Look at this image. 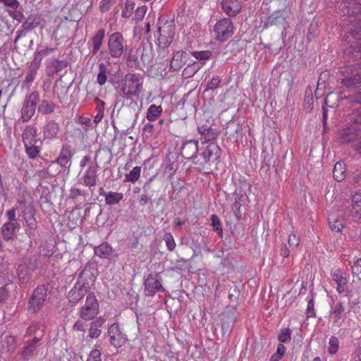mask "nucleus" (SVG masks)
<instances>
[{"instance_id":"nucleus-61","label":"nucleus","mask_w":361,"mask_h":361,"mask_svg":"<svg viewBox=\"0 0 361 361\" xmlns=\"http://www.w3.org/2000/svg\"><path fill=\"white\" fill-rule=\"evenodd\" d=\"M104 322L105 319L103 317H98L93 322H92L91 324L99 329L104 324Z\"/></svg>"},{"instance_id":"nucleus-38","label":"nucleus","mask_w":361,"mask_h":361,"mask_svg":"<svg viewBox=\"0 0 361 361\" xmlns=\"http://www.w3.org/2000/svg\"><path fill=\"white\" fill-rule=\"evenodd\" d=\"M71 155L69 152L62 151L56 162L61 166H68L69 168L71 166Z\"/></svg>"},{"instance_id":"nucleus-46","label":"nucleus","mask_w":361,"mask_h":361,"mask_svg":"<svg viewBox=\"0 0 361 361\" xmlns=\"http://www.w3.org/2000/svg\"><path fill=\"white\" fill-rule=\"evenodd\" d=\"M352 273L354 277L361 281V258H359L352 267Z\"/></svg>"},{"instance_id":"nucleus-5","label":"nucleus","mask_w":361,"mask_h":361,"mask_svg":"<svg viewBox=\"0 0 361 361\" xmlns=\"http://www.w3.org/2000/svg\"><path fill=\"white\" fill-rule=\"evenodd\" d=\"M108 51L114 59H120L128 50L127 42L120 32L111 34L108 39Z\"/></svg>"},{"instance_id":"nucleus-40","label":"nucleus","mask_w":361,"mask_h":361,"mask_svg":"<svg viewBox=\"0 0 361 361\" xmlns=\"http://www.w3.org/2000/svg\"><path fill=\"white\" fill-rule=\"evenodd\" d=\"M140 61V56L137 55L136 52L135 54L132 51L128 52L127 63L129 66L137 67L139 66Z\"/></svg>"},{"instance_id":"nucleus-31","label":"nucleus","mask_w":361,"mask_h":361,"mask_svg":"<svg viewBox=\"0 0 361 361\" xmlns=\"http://www.w3.org/2000/svg\"><path fill=\"white\" fill-rule=\"evenodd\" d=\"M162 112V108L161 106H157L152 104L149 106L147 111V119L149 121H154L157 120Z\"/></svg>"},{"instance_id":"nucleus-20","label":"nucleus","mask_w":361,"mask_h":361,"mask_svg":"<svg viewBox=\"0 0 361 361\" xmlns=\"http://www.w3.org/2000/svg\"><path fill=\"white\" fill-rule=\"evenodd\" d=\"M221 7L229 16H235L241 10V4L238 0H223Z\"/></svg>"},{"instance_id":"nucleus-21","label":"nucleus","mask_w":361,"mask_h":361,"mask_svg":"<svg viewBox=\"0 0 361 361\" xmlns=\"http://www.w3.org/2000/svg\"><path fill=\"white\" fill-rule=\"evenodd\" d=\"M188 59V54L186 52H176L171 60V68L174 71H179L186 63Z\"/></svg>"},{"instance_id":"nucleus-47","label":"nucleus","mask_w":361,"mask_h":361,"mask_svg":"<svg viewBox=\"0 0 361 361\" xmlns=\"http://www.w3.org/2000/svg\"><path fill=\"white\" fill-rule=\"evenodd\" d=\"M164 240L166 242L167 248L170 251H172L175 249L176 244L173 235L170 233H167L164 235Z\"/></svg>"},{"instance_id":"nucleus-18","label":"nucleus","mask_w":361,"mask_h":361,"mask_svg":"<svg viewBox=\"0 0 361 361\" xmlns=\"http://www.w3.org/2000/svg\"><path fill=\"white\" fill-rule=\"evenodd\" d=\"M97 163L91 164L83 175V182L86 186H94L97 180Z\"/></svg>"},{"instance_id":"nucleus-39","label":"nucleus","mask_w":361,"mask_h":361,"mask_svg":"<svg viewBox=\"0 0 361 361\" xmlns=\"http://www.w3.org/2000/svg\"><path fill=\"white\" fill-rule=\"evenodd\" d=\"M54 110V105L53 103L44 100L38 106L39 112L42 114H51Z\"/></svg>"},{"instance_id":"nucleus-44","label":"nucleus","mask_w":361,"mask_h":361,"mask_svg":"<svg viewBox=\"0 0 361 361\" xmlns=\"http://www.w3.org/2000/svg\"><path fill=\"white\" fill-rule=\"evenodd\" d=\"M96 101L99 104H101V106H98L97 108V115L94 116V123L97 124V123H99L102 120V118L104 117V102L101 101L98 98L96 99Z\"/></svg>"},{"instance_id":"nucleus-30","label":"nucleus","mask_w":361,"mask_h":361,"mask_svg":"<svg viewBox=\"0 0 361 361\" xmlns=\"http://www.w3.org/2000/svg\"><path fill=\"white\" fill-rule=\"evenodd\" d=\"M95 254L102 258H109L112 254V247L106 243H102L95 249Z\"/></svg>"},{"instance_id":"nucleus-50","label":"nucleus","mask_w":361,"mask_h":361,"mask_svg":"<svg viewBox=\"0 0 361 361\" xmlns=\"http://www.w3.org/2000/svg\"><path fill=\"white\" fill-rule=\"evenodd\" d=\"M35 26L36 25H35L33 20L29 18L23 23L20 30L25 31L27 33L28 31H30L35 28Z\"/></svg>"},{"instance_id":"nucleus-11","label":"nucleus","mask_w":361,"mask_h":361,"mask_svg":"<svg viewBox=\"0 0 361 361\" xmlns=\"http://www.w3.org/2000/svg\"><path fill=\"white\" fill-rule=\"evenodd\" d=\"M191 54L200 63H192L189 64L184 70L183 74L187 77L194 75L201 66L204 63L205 61L208 60L212 56V52L210 51H192Z\"/></svg>"},{"instance_id":"nucleus-15","label":"nucleus","mask_w":361,"mask_h":361,"mask_svg":"<svg viewBox=\"0 0 361 361\" xmlns=\"http://www.w3.org/2000/svg\"><path fill=\"white\" fill-rule=\"evenodd\" d=\"M332 280L336 283V289L340 293H346L348 290V280L346 274L340 269H336L331 272Z\"/></svg>"},{"instance_id":"nucleus-36","label":"nucleus","mask_w":361,"mask_h":361,"mask_svg":"<svg viewBox=\"0 0 361 361\" xmlns=\"http://www.w3.org/2000/svg\"><path fill=\"white\" fill-rule=\"evenodd\" d=\"M107 68L104 63L99 64V73L97 77V81L99 85H103L107 80Z\"/></svg>"},{"instance_id":"nucleus-7","label":"nucleus","mask_w":361,"mask_h":361,"mask_svg":"<svg viewBox=\"0 0 361 361\" xmlns=\"http://www.w3.org/2000/svg\"><path fill=\"white\" fill-rule=\"evenodd\" d=\"M160 25V23H159ZM158 47L160 49L167 48L173 42L175 35V25L172 22L166 23L158 27Z\"/></svg>"},{"instance_id":"nucleus-35","label":"nucleus","mask_w":361,"mask_h":361,"mask_svg":"<svg viewBox=\"0 0 361 361\" xmlns=\"http://www.w3.org/2000/svg\"><path fill=\"white\" fill-rule=\"evenodd\" d=\"M344 164L342 162H336L334 169V179L338 182L342 181L345 178Z\"/></svg>"},{"instance_id":"nucleus-37","label":"nucleus","mask_w":361,"mask_h":361,"mask_svg":"<svg viewBox=\"0 0 361 361\" xmlns=\"http://www.w3.org/2000/svg\"><path fill=\"white\" fill-rule=\"evenodd\" d=\"M140 173L141 167L135 166L132 171H130L128 173L126 174L125 182H136L140 176Z\"/></svg>"},{"instance_id":"nucleus-52","label":"nucleus","mask_w":361,"mask_h":361,"mask_svg":"<svg viewBox=\"0 0 361 361\" xmlns=\"http://www.w3.org/2000/svg\"><path fill=\"white\" fill-rule=\"evenodd\" d=\"M276 16H272L270 18V22L272 24L276 25H283L285 21V17L281 13L275 14Z\"/></svg>"},{"instance_id":"nucleus-32","label":"nucleus","mask_w":361,"mask_h":361,"mask_svg":"<svg viewBox=\"0 0 361 361\" xmlns=\"http://www.w3.org/2000/svg\"><path fill=\"white\" fill-rule=\"evenodd\" d=\"M39 339L35 337L33 340L27 343L21 353V355L24 359H29L33 354L36 348V344L39 342Z\"/></svg>"},{"instance_id":"nucleus-17","label":"nucleus","mask_w":361,"mask_h":361,"mask_svg":"<svg viewBox=\"0 0 361 361\" xmlns=\"http://www.w3.org/2000/svg\"><path fill=\"white\" fill-rule=\"evenodd\" d=\"M220 147L213 142L209 144L202 153L204 161L207 163L214 162L218 160L220 157Z\"/></svg>"},{"instance_id":"nucleus-34","label":"nucleus","mask_w":361,"mask_h":361,"mask_svg":"<svg viewBox=\"0 0 361 361\" xmlns=\"http://www.w3.org/2000/svg\"><path fill=\"white\" fill-rule=\"evenodd\" d=\"M123 198V194L121 192H108L105 194V201L109 205L118 204Z\"/></svg>"},{"instance_id":"nucleus-12","label":"nucleus","mask_w":361,"mask_h":361,"mask_svg":"<svg viewBox=\"0 0 361 361\" xmlns=\"http://www.w3.org/2000/svg\"><path fill=\"white\" fill-rule=\"evenodd\" d=\"M108 333L111 345L116 348L123 345L127 340L126 335L121 331L119 325L116 323L111 325Z\"/></svg>"},{"instance_id":"nucleus-41","label":"nucleus","mask_w":361,"mask_h":361,"mask_svg":"<svg viewBox=\"0 0 361 361\" xmlns=\"http://www.w3.org/2000/svg\"><path fill=\"white\" fill-rule=\"evenodd\" d=\"M291 334L292 331L290 329H283L278 334V340L281 343H288L291 339Z\"/></svg>"},{"instance_id":"nucleus-51","label":"nucleus","mask_w":361,"mask_h":361,"mask_svg":"<svg viewBox=\"0 0 361 361\" xmlns=\"http://www.w3.org/2000/svg\"><path fill=\"white\" fill-rule=\"evenodd\" d=\"M0 3L3 4L5 6L9 7L13 10H16L20 5L18 0H0Z\"/></svg>"},{"instance_id":"nucleus-6","label":"nucleus","mask_w":361,"mask_h":361,"mask_svg":"<svg viewBox=\"0 0 361 361\" xmlns=\"http://www.w3.org/2000/svg\"><path fill=\"white\" fill-rule=\"evenodd\" d=\"M214 32L218 41H226L234 32V26L232 20L228 18L220 19L214 25Z\"/></svg>"},{"instance_id":"nucleus-33","label":"nucleus","mask_w":361,"mask_h":361,"mask_svg":"<svg viewBox=\"0 0 361 361\" xmlns=\"http://www.w3.org/2000/svg\"><path fill=\"white\" fill-rule=\"evenodd\" d=\"M21 213H22V215H23L25 221L27 226L30 229H35L37 228V223L36 219L34 217V212H33L32 209L30 210L28 212H25V209L21 212Z\"/></svg>"},{"instance_id":"nucleus-13","label":"nucleus","mask_w":361,"mask_h":361,"mask_svg":"<svg viewBox=\"0 0 361 361\" xmlns=\"http://www.w3.org/2000/svg\"><path fill=\"white\" fill-rule=\"evenodd\" d=\"M161 279L158 274H150L145 281V292L147 295L151 296L157 292L162 290Z\"/></svg>"},{"instance_id":"nucleus-2","label":"nucleus","mask_w":361,"mask_h":361,"mask_svg":"<svg viewBox=\"0 0 361 361\" xmlns=\"http://www.w3.org/2000/svg\"><path fill=\"white\" fill-rule=\"evenodd\" d=\"M22 138L29 157L35 158L42 145L40 139L37 138V129L33 126H27L23 132Z\"/></svg>"},{"instance_id":"nucleus-22","label":"nucleus","mask_w":361,"mask_h":361,"mask_svg":"<svg viewBox=\"0 0 361 361\" xmlns=\"http://www.w3.org/2000/svg\"><path fill=\"white\" fill-rule=\"evenodd\" d=\"M19 228L20 224L18 222H6L4 224L1 228L4 239L6 240H11Z\"/></svg>"},{"instance_id":"nucleus-26","label":"nucleus","mask_w":361,"mask_h":361,"mask_svg":"<svg viewBox=\"0 0 361 361\" xmlns=\"http://www.w3.org/2000/svg\"><path fill=\"white\" fill-rule=\"evenodd\" d=\"M332 314H334V324H337L341 328H344V325L343 322H341L340 320L343 317H345L346 313H345V307L341 303H336L332 308Z\"/></svg>"},{"instance_id":"nucleus-8","label":"nucleus","mask_w":361,"mask_h":361,"mask_svg":"<svg viewBox=\"0 0 361 361\" xmlns=\"http://www.w3.org/2000/svg\"><path fill=\"white\" fill-rule=\"evenodd\" d=\"M99 312V303L93 293L87 295L84 306L79 309L80 317L84 320L94 319Z\"/></svg>"},{"instance_id":"nucleus-16","label":"nucleus","mask_w":361,"mask_h":361,"mask_svg":"<svg viewBox=\"0 0 361 361\" xmlns=\"http://www.w3.org/2000/svg\"><path fill=\"white\" fill-rule=\"evenodd\" d=\"M136 53L137 55H140V60L145 65H152L154 54L152 45L140 46L137 49Z\"/></svg>"},{"instance_id":"nucleus-14","label":"nucleus","mask_w":361,"mask_h":361,"mask_svg":"<svg viewBox=\"0 0 361 361\" xmlns=\"http://www.w3.org/2000/svg\"><path fill=\"white\" fill-rule=\"evenodd\" d=\"M329 225L331 231L341 232L345 226L344 219L341 211L331 212L328 217Z\"/></svg>"},{"instance_id":"nucleus-62","label":"nucleus","mask_w":361,"mask_h":361,"mask_svg":"<svg viewBox=\"0 0 361 361\" xmlns=\"http://www.w3.org/2000/svg\"><path fill=\"white\" fill-rule=\"evenodd\" d=\"M286 351V348L282 343L279 344L276 353L283 357Z\"/></svg>"},{"instance_id":"nucleus-57","label":"nucleus","mask_w":361,"mask_h":361,"mask_svg":"<svg viewBox=\"0 0 361 361\" xmlns=\"http://www.w3.org/2000/svg\"><path fill=\"white\" fill-rule=\"evenodd\" d=\"M221 82V79L219 76H214L212 78L211 81L209 82L207 85V90H214L216 89Z\"/></svg>"},{"instance_id":"nucleus-55","label":"nucleus","mask_w":361,"mask_h":361,"mask_svg":"<svg viewBox=\"0 0 361 361\" xmlns=\"http://www.w3.org/2000/svg\"><path fill=\"white\" fill-rule=\"evenodd\" d=\"M115 0H102L100 2V10L102 12H106L114 4Z\"/></svg>"},{"instance_id":"nucleus-29","label":"nucleus","mask_w":361,"mask_h":361,"mask_svg":"<svg viewBox=\"0 0 361 361\" xmlns=\"http://www.w3.org/2000/svg\"><path fill=\"white\" fill-rule=\"evenodd\" d=\"M352 203L351 214L354 216L361 217V193L353 195Z\"/></svg>"},{"instance_id":"nucleus-10","label":"nucleus","mask_w":361,"mask_h":361,"mask_svg":"<svg viewBox=\"0 0 361 361\" xmlns=\"http://www.w3.org/2000/svg\"><path fill=\"white\" fill-rule=\"evenodd\" d=\"M38 101L39 94L37 92H32L25 99L21 109V117L23 121H27L33 116Z\"/></svg>"},{"instance_id":"nucleus-42","label":"nucleus","mask_w":361,"mask_h":361,"mask_svg":"<svg viewBox=\"0 0 361 361\" xmlns=\"http://www.w3.org/2000/svg\"><path fill=\"white\" fill-rule=\"evenodd\" d=\"M211 221H212V226L214 228V230L218 233V235L222 238L223 237V230L221 228V224L219 220V218L215 215L213 214L211 216Z\"/></svg>"},{"instance_id":"nucleus-59","label":"nucleus","mask_w":361,"mask_h":361,"mask_svg":"<svg viewBox=\"0 0 361 361\" xmlns=\"http://www.w3.org/2000/svg\"><path fill=\"white\" fill-rule=\"evenodd\" d=\"M53 51H54V49L45 48V49H42L40 51H38L36 53L35 56H37V59H40L41 58V60H42L44 56H47L48 54H49Z\"/></svg>"},{"instance_id":"nucleus-43","label":"nucleus","mask_w":361,"mask_h":361,"mask_svg":"<svg viewBox=\"0 0 361 361\" xmlns=\"http://www.w3.org/2000/svg\"><path fill=\"white\" fill-rule=\"evenodd\" d=\"M135 8V4L130 1H126L125 2L124 7L122 11V17L129 18L133 13V11Z\"/></svg>"},{"instance_id":"nucleus-4","label":"nucleus","mask_w":361,"mask_h":361,"mask_svg":"<svg viewBox=\"0 0 361 361\" xmlns=\"http://www.w3.org/2000/svg\"><path fill=\"white\" fill-rule=\"evenodd\" d=\"M361 114L355 122L341 132V138L343 142H352L356 149L361 153Z\"/></svg>"},{"instance_id":"nucleus-45","label":"nucleus","mask_w":361,"mask_h":361,"mask_svg":"<svg viewBox=\"0 0 361 361\" xmlns=\"http://www.w3.org/2000/svg\"><path fill=\"white\" fill-rule=\"evenodd\" d=\"M288 242L290 247L294 249L298 246L300 240L297 233L292 232L288 236Z\"/></svg>"},{"instance_id":"nucleus-64","label":"nucleus","mask_w":361,"mask_h":361,"mask_svg":"<svg viewBox=\"0 0 361 361\" xmlns=\"http://www.w3.org/2000/svg\"><path fill=\"white\" fill-rule=\"evenodd\" d=\"M8 295V292L5 287L0 288V302L4 301Z\"/></svg>"},{"instance_id":"nucleus-27","label":"nucleus","mask_w":361,"mask_h":361,"mask_svg":"<svg viewBox=\"0 0 361 361\" xmlns=\"http://www.w3.org/2000/svg\"><path fill=\"white\" fill-rule=\"evenodd\" d=\"M361 82V73L355 69L351 71L350 75H348L343 79L342 82L347 87H353Z\"/></svg>"},{"instance_id":"nucleus-63","label":"nucleus","mask_w":361,"mask_h":361,"mask_svg":"<svg viewBox=\"0 0 361 361\" xmlns=\"http://www.w3.org/2000/svg\"><path fill=\"white\" fill-rule=\"evenodd\" d=\"M290 255V250L287 247L286 245L283 244L281 247V255L283 257H288Z\"/></svg>"},{"instance_id":"nucleus-54","label":"nucleus","mask_w":361,"mask_h":361,"mask_svg":"<svg viewBox=\"0 0 361 361\" xmlns=\"http://www.w3.org/2000/svg\"><path fill=\"white\" fill-rule=\"evenodd\" d=\"M17 203L19 204L21 212L25 209V212H28L32 210V207L27 204V200L25 197H18L17 200Z\"/></svg>"},{"instance_id":"nucleus-24","label":"nucleus","mask_w":361,"mask_h":361,"mask_svg":"<svg viewBox=\"0 0 361 361\" xmlns=\"http://www.w3.org/2000/svg\"><path fill=\"white\" fill-rule=\"evenodd\" d=\"M59 130V126L55 121L48 122L43 129L44 140H52L56 139Z\"/></svg>"},{"instance_id":"nucleus-56","label":"nucleus","mask_w":361,"mask_h":361,"mask_svg":"<svg viewBox=\"0 0 361 361\" xmlns=\"http://www.w3.org/2000/svg\"><path fill=\"white\" fill-rule=\"evenodd\" d=\"M102 331L100 330V329L97 328V327H95L93 325H90V328L89 329V336L92 338H98L100 334H101Z\"/></svg>"},{"instance_id":"nucleus-1","label":"nucleus","mask_w":361,"mask_h":361,"mask_svg":"<svg viewBox=\"0 0 361 361\" xmlns=\"http://www.w3.org/2000/svg\"><path fill=\"white\" fill-rule=\"evenodd\" d=\"M94 281V276L90 269H85L80 274L78 282L68 293V300L71 302L76 304L88 292L90 286Z\"/></svg>"},{"instance_id":"nucleus-60","label":"nucleus","mask_w":361,"mask_h":361,"mask_svg":"<svg viewBox=\"0 0 361 361\" xmlns=\"http://www.w3.org/2000/svg\"><path fill=\"white\" fill-rule=\"evenodd\" d=\"M73 330L77 331L85 332V323L80 320L77 321L73 326Z\"/></svg>"},{"instance_id":"nucleus-28","label":"nucleus","mask_w":361,"mask_h":361,"mask_svg":"<svg viewBox=\"0 0 361 361\" xmlns=\"http://www.w3.org/2000/svg\"><path fill=\"white\" fill-rule=\"evenodd\" d=\"M104 38V30L103 29L99 30L92 38V53L95 55L103 44Z\"/></svg>"},{"instance_id":"nucleus-9","label":"nucleus","mask_w":361,"mask_h":361,"mask_svg":"<svg viewBox=\"0 0 361 361\" xmlns=\"http://www.w3.org/2000/svg\"><path fill=\"white\" fill-rule=\"evenodd\" d=\"M47 295V290L44 286L37 287L29 300V310L32 313L37 312L43 306Z\"/></svg>"},{"instance_id":"nucleus-3","label":"nucleus","mask_w":361,"mask_h":361,"mask_svg":"<svg viewBox=\"0 0 361 361\" xmlns=\"http://www.w3.org/2000/svg\"><path fill=\"white\" fill-rule=\"evenodd\" d=\"M143 85V78L138 74L128 73L121 83V92L124 97H137Z\"/></svg>"},{"instance_id":"nucleus-23","label":"nucleus","mask_w":361,"mask_h":361,"mask_svg":"<svg viewBox=\"0 0 361 361\" xmlns=\"http://www.w3.org/2000/svg\"><path fill=\"white\" fill-rule=\"evenodd\" d=\"M198 152V142L189 140L185 142L182 147V155L188 159L196 157Z\"/></svg>"},{"instance_id":"nucleus-19","label":"nucleus","mask_w":361,"mask_h":361,"mask_svg":"<svg viewBox=\"0 0 361 361\" xmlns=\"http://www.w3.org/2000/svg\"><path fill=\"white\" fill-rule=\"evenodd\" d=\"M41 63V58L37 59V56H35L33 61L30 63L27 73L26 76L23 80V84L27 85V87L32 83L34 81L35 76L37 75V71L39 68Z\"/></svg>"},{"instance_id":"nucleus-25","label":"nucleus","mask_w":361,"mask_h":361,"mask_svg":"<svg viewBox=\"0 0 361 361\" xmlns=\"http://www.w3.org/2000/svg\"><path fill=\"white\" fill-rule=\"evenodd\" d=\"M198 133L201 135L202 140L204 142L212 141L218 136V132L216 129L208 126L207 125H202L197 128Z\"/></svg>"},{"instance_id":"nucleus-53","label":"nucleus","mask_w":361,"mask_h":361,"mask_svg":"<svg viewBox=\"0 0 361 361\" xmlns=\"http://www.w3.org/2000/svg\"><path fill=\"white\" fill-rule=\"evenodd\" d=\"M87 361H102L100 351L97 349L92 350Z\"/></svg>"},{"instance_id":"nucleus-49","label":"nucleus","mask_w":361,"mask_h":361,"mask_svg":"<svg viewBox=\"0 0 361 361\" xmlns=\"http://www.w3.org/2000/svg\"><path fill=\"white\" fill-rule=\"evenodd\" d=\"M146 11L147 8L145 6H140L137 8L134 16V19L135 20L136 22L142 20L146 13Z\"/></svg>"},{"instance_id":"nucleus-48","label":"nucleus","mask_w":361,"mask_h":361,"mask_svg":"<svg viewBox=\"0 0 361 361\" xmlns=\"http://www.w3.org/2000/svg\"><path fill=\"white\" fill-rule=\"evenodd\" d=\"M329 352L330 354H335L338 349V340L336 337L331 336L329 341Z\"/></svg>"},{"instance_id":"nucleus-58","label":"nucleus","mask_w":361,"mask_h":361,"mask_svg":"<svg viewBox=\"0 0 361 361\" xmlns=\"http://www.w3.org/2000/svg\"><path fill=\"white\" fill-rule=\"evenodd\" d=\"M16 207H13L12 209L8 210L6 212V216L9 220L8 222H17L16 221Z\"/></svg>"}]
</instances>
